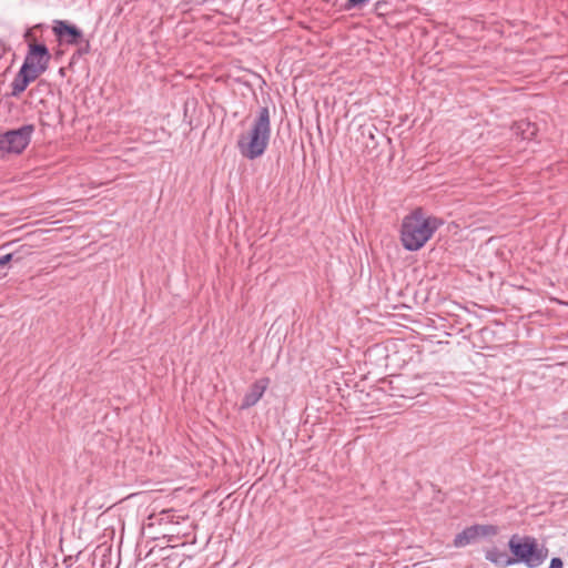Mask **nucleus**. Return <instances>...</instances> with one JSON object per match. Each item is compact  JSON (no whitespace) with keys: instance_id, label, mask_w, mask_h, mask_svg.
<instances>
[{"instance_id":"1a4fd4ad","label":"nucleus","mask_w":568,"mask_h":568,"mask_svg":"<svg viewBox=\"0 0 568 568\" xmlns=\"http://www.w3.org/2000/svg\"><path fill=\"white\" fill-rule=\"evenodd\" d=\"M479 529L483 530L484 534H486L489 529L494 528L491 526L468 527L455 537L454 545L456 547H464L468 545L470 540L477 536Z\"/></svg>"},{"instance_id":"9d476101","label":"nucleus","mask_w":568,"mask_h":568,"mask_svg":"<svg viewBox=\"0 0 568 568\" xmlns=\"http://www.w3.org/2000/svg\"><path fill=\"white\" fill-rule=\"evenodd\" d=\"M486 559L500 567H506L514 562L506 551L497 548L490 549L486 552Z\"/></svg>"},{"instance_id":"ddd939ff","label":"nucleus","mask_w":568,"mask_h":568,"mask_svg":"<svg viewBox=\"0 0 568 568\" xmlns=\"http://www.w3.org/2000/svg\"><path fill=\"white\" fill-rule=\"evenodd\" d=\"M79 48L77 50V52L74 53V55H78V57H82L87 53H89L90 51V43L87 39H82V43L78 44Z\"/></svg>"},{"instance_id":"423d86ee","label":"nucleus","mask_w":568,"mask_h":568,"mask_svg":"<svg viewBox=\"0 0 568 568\" xmlns=\"http://www.w3.org/2000/svg\"><path fill=\"white\" fill-rule=\"evenodd\" d=\"M52 30L59 41L67 44H80L84 38L78 27L64 20H55Z\"/></svg>"},{"instance_id":"f257e3e1","label":"nucleus","mask_w":568,"mask_h":568,"mask_svg":"<svg viewBox=\"0 0 568 568\" xmlns=\"http://www.w3.org/2000/svg\"><path fill=\"white\" fill-rule=\"evenodd\" d=\"M271 139V116L267 106L257 110L248 129L237 138V149L242 156L255 160L264 154Z\"/></svg>"},{"instance_id":"f8f14e48","label":"nucleus","mask_w":568,"mask_h":568,"mask_svg":"<svg viewBox=\"0 0 568 568\" xmlns=\"http://www.w3.org/2000/svg\"><path fill=\"white\" fill-rule=\"evenodd\" d=\"M369 0H347L344 4L345 10L363 8Z\"/></svg>"},{"instance_id":"0eeeda50","label":"nucleus","mask_w":568,"mask_h":568,"mask_svg":"<svg viewBox=\"0 0 568 568\" xmlns=\"http://www.w3.org/2000/svg\"><path fill=\"white\" fill-rule=\"evenodd\" d=\"M270 384L268 378H261L256 381L248 389V392L245 394L242 404L241 409H247L252 406H254L263 396L265 393L267 386Z\"/></svg>"},{"instance_id":"4468645a","label":"nucleus","mask_w":568,"mask_h":568,"mask_svg":"<svg viewBox=\"0 0 568 568\" xmlns=\"http://www.w3.org/2000/svg\"><path fill=\"white\" fill-rule=\"evenodd\" d=\"M562 560L558 557L551 559L549 568H562Z\"/></svg>"},{"instance_id":"f03ea898","label":"nucleus","mask_w":568,"mask_h":568,"mask_svg":"<svg viewBox=\"0 0 568 568\" xmlns=\"http://www.w3.org/2000/svg\"><path fill=\"white\" fill-rule=\"evenodd\" d=\"M443 225L438 217L426 215L422 209L414 210L404 217L400 227V241L407 251L420 250Z\"/></svg>"},{"instance_id":"7ed1b4c3","label":"nucleus","mask_w":568,"mask_h":568,"mask_svg":"<svg viewBox=\"0 0 568 568\" xmlns=\"http://www.w3.org/2000/svg\"><path fill=\"white\" fill-rule=\"evenodd\" d=\"M33 124H26L16 130H9L0 135V158L7 154H20L28 146L34 133Z\"/></svg>"},{"instance_id":"dca6fc26","label":"nucleus","mask_w":568,"mask_h":568,"mask_svg":"<svg viewBox=\"0 0 568 568\" xmlns=\"http://www.w3.org/2000/svg\"><path fill=\"white\" fill-rule=\"evenodd\" d=\"M30 34H31V32L27 31L24 37L28 38V37H30Z\"/></svg>"},{"instance_id":"6e6552de","label":"nucleus","mask_w":568,"mask_h":568,"mask_svg":"<svg viewBox=\"0 0 568 568\" xmlns=\"http://www.w3.org/2000/svg\"><path fill=\"white\" fill-rule=\"evenodd\" d=\"M37 79L38 78L34 74L27 70V67H21L11 82V95L14 98L19 97L27 87Z\"/></svg>"},{"instance_id":"39448f33","label":"nucleus","mask_w":568,"mask_h":568,"mask_svg":"<svg viewBox=\"0 0 568 568\" xmlns=\"http://www.w3.org/2000/svg\"><path fill=\"white\" fill-rule=\"evenodd\" d=\"M50 59L51 54L45 44L30 42L29 50L21 67H27L29 72L39 78L47 71Z\"/></svg>"},{"instance_id":"9b49d317","label":"nucleus","mask_w":568,"mask_h":568,"mask_svg":"<svg viewBox=\"0 0 568 568\" xmlns=\"http://www.w3.org/2000/svg\"><path fill=\"white\" fill-rule=\"evenodd\" d=\"M518 129L521 131L524 139H531L536 133V125L529 122L519 123Z\"/></svg>"},{"instance_id":"20e7f679","label":"nucleus","mask_w":568,"mask_h":568,"mask_svg":"<svg viewBox=\"0 0 568 568\" xmlns=\"http://www.w3.org/2000/svg\"><path fill=\"white\" fill-rule=\"evenodd\" d=\"M509 547L518 560L531 568L539 566L547 558V549L539 547L534 538L516 541L514 537L509 541Z\"/></svg>"},{"instance_id":"2eb2a0df","label":"nucleus","mask_w":568,"mask_h":568,"mask_svg":"<svg viewBox=\"0 0 568 568\" xmlns=\"http://www.w3.org/2000/svg\"><path fill=\"white\" fill-rule=\"evenodd\" d=\"M13 254L9 253L0 257V266L7 265L10 261H12Z\"/></svg>"}]
</instances>
